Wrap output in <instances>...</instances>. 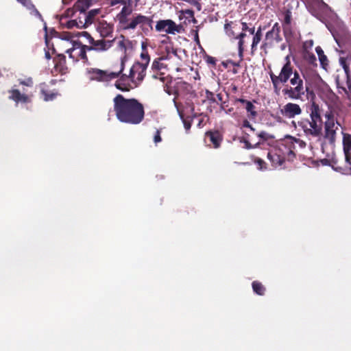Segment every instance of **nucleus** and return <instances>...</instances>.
<instances>
[{"instance_id":"nucleus-40","label":"nucleus","mask_w":351,"mask_h":351,"mask_svg":"<svg viewBox=\"0 0 351 351\" xmlns=\"http://www.w3.org/2000/svg\"><path fill=\"white\" fill-rule=\"evenodd\" d=\"M291 12L289 10H287L285 13L282 25H291Z\"/></svg>"},{"instance_id":"nucleus-3","label":"nucleus","mask_w":351,"mask_h":351,"mask_svg":"<svg viewBox=\"0 0 351 351\" xmlns=\"http://www.w3.org/2000/svg\"><path fill=\"white\" fill-rule=\"evenodd\" d=\"M309 110L311 121L308 119H302L298 123L293 121L291 124L294 128L297 125L300 128L307 136L318 137L322 133L323 126L319 106L313 102Z\"/></svg>"},{"instance_id":"nucleus-16","label":"nucleus","mask_w":351,"mask_h":351,"mask_svg":"<svg viewBox=\"0 0 351 351\" xmlns=\"http://www.w3.org/2000/svg\"><path fill=\"white\" fill-rule=\"evenodd\" d=\"M9 99L14 101L17 105L19 104H28L31 102V98L26 94L21 93L17 89H12L9 91Z\"/></svg>"},{"instance_id":"nucleus-57","label":"nucleus","mask_w":351,"mask_h":351,"mask_svg":"<svg viewBox=\"0 0 351 351\" xmlns=\"http://www.w3.org/2000/svg\"><path fill=\"white\" fill-rule=\"evenodd\" d=\"M164 90L166 93H167L169 95H174V91L175 90L173 89L171 87L167 86V85H165L164 86Z\"/></svg>"},{"instance_id":"nucleus-5","label":"nucleus","mask_w":351,"mask_h":351,"mask_svg":"<svg viewBox=\"0 0 351 351\" xmlns=\"http://www.w3.org/2000/svg\"><path fill=\"white\" fill-rule=\"evenodd\" d=\"M112 43H116L117 47L116 49L121 53L120 57V63L119 66L120 69L119 71H111V80L114 78L118 77L120 74L122 73L124 68H125V62L127 60L126 51L128 48V45H130V41L128 40H125L123 36H121L120 39L116 41L114 39L111 40V45Z\"/></svg>"},{"instance_id":"nucleus-44","label":"nucleus","mask_w":351,"mask_h":351,"mask_svg":"<svg viewBox=\"0 0 351 351\" xmlns=\"http://www.w3.org/2000/svg\"><path fill=\"white\" fill-rule=\"evenodd\" d=\"M77 19H71L66 22L65 26L68 29H71L73 27H77Z\"/></svg>"},{"instance_id":"nucleus-1","label":"nucleus","mask_w":351,"mask_h":351,"mask_svg":"<svg viewBox=\"0 0 351 351\" xmlns=\"http://www.w3.org/2000/svg\"><path fill=\"white\" fill-rule=\"evenodd\" d=\"M269 76L276 92L280 83L285 84L290 79V83L294 87L287 86L282 90V93L291 99L297 100L302 99L305 92H306L307 95H314L313 91L310 90L308 86H304L303 80L300 77L297 71L293 72V66L289 61H287L282 66L278 75L271 73Z\"/></svg>"},{"instance_id":"nucleus-4","label":"nucleus","mask_w":351,"mask_h":351,"mask_svg":"<svg viewBox=\"0 0 351 351\" xmlns=\"http://www.w3.org/2000/svg\"><path fill=\"white\" fill-rule=\"evenodd\" d=\"M344 160L332 158L330 165L336 171L344 175H351V134L343 133Z\"/></svg>"},{"instance_id":"nucleus-43","label":"nucleus","mask_w":351,"mask_h":351,"mask_svg":"<svg viewBox=\"0 0 351 351\" xmlns=\"http://www.w3.org/2000/svg\"><path fill=\"white\" fill-rule=\"evenodd\" d=\"M161 130L162 129H158L156 131V133L154 136V142L157 144L158 143H160L162 141V138H161Z\"/></svg>"},{"instance_id":"nucleus-59","label":"nucleus","mask_w":351,"mask_h":351,"mask_svg":"<svg viewBox=\"0 0 351 351\" xmlns=\"http://www.w3.org/2000/svg\"><path fill=\"white\" fill-rule=\"evenodd\" d=\"M152 77L154 78V79H159L161 82H163L165 80V77L163 76L162 73L154 74L152 75Z\"/></svg>"},{"instance_id":"nucleus-54","label":"nucleus","mask_w":351,"mask_h":351,"mask_svg":"<svg viewBox=\"0 0 351 351\" xmlns=\"http://www.w3.org/2000/svg\"><path fill=\"white\" fill-rule=\"evenodd\" d=\"M129 1H132V0H128ZM128 0H111V7L114 6L117 4L123 5L127 3Z\"/></svg>"},{"instance_id":"nucleus-61","label":"nucleus","mask_w":351,"mask_h":351,"mask_svg":"<svg viewBox=\"0 0 351 351\" xmlns=\"http://www.w3.org/2000/svg\"><path fill=\"white\" fill-rule=\"evenodd\" d=\"M346 89L351 90V77H346Z\"/></svg>"},{"instance_id":"nucleus-60","label":"nucleus","mask_w":351,"mask_h":351,"mask_svg":"<svg viewBox=\"0 0 351 351\" xmlns=\"http://www.w3.org/2000/svg\"><path fill=\"white\" fill-rule=\"evenodd\" d=\"M339 63L343 69L348 67V65L346 64V60L343 58H339Z\"/></svg>"},{"instance_id":"nucleus-7","label":"nucleus","mask_w":351,"mask_h":351,"mask_svg":"<svg viewBox=\"0 0 351 351\" xmlns=\"http://www.w3.org/2000/svg\"><path fill=\"white\" fill-rule=\"evenodd\" d=\"M85 74L88 80L102 83L106 86H108L110 73L108 71L97 68H87Z\"/></svg>"},{"instance_id":"nucleus-33","label":"nucleus","mask_w":351,"mask_h":351,"mask_svg":"<svg viewBox=\"0 0 351 351\" xmlns=\"http://www.w3.org/2000/svg\"><path fill=\"white\" fill-rule=\"evenodd\" d=\"M138 14L134 17L130 23L123 25L125 29H134L138 25Z\"/></svg>"},{"instance_id":"nucleus-18","label":"nucleus","mask_w":351,"mask_h":351,"mask_svg":"<svg viewBox=\"0 0 351 351\" xmlns=\"http://www.w3.org/2000/svg\"><path fill=\"white\" fill-rule=\"evenodd\" d=\"M206 139H208L213 144V148H219L222 142V136L218 131H208L205 134Z\"/></svg>"},{"instance_id":"nucleus-26","label":"nucleus","mask_w":351,"mask_h":351,"mask_svg":"<svg viewBox=\"0 0 351 351\" xmlns=\"http://www.w3.org/2000/svg\"><path fill=\"white\" fill-rule=\"evenodd\" d=\"M110 43L108 40H104L103 39L99 40L90 43L92 45L89 47L92 48V51H101L108 49L107 43Z\"/></svg>"},{"instance_id":"nucleus-15","label":"nucleus","mask_w":351,"mask_h":351,"mask_svg":"<svg viewBox=\"0 0 351 351\" xmlns=\"http://www.w3.org/2000/svg\"><path fill=\"white\" fill-rule=\"evenodd\" d=\"M265 40H269L270 43L275 40L277 43L282 40L280 36V26L278 23H276L265 34Z\"/></svg>"},{"instance_id":"nucleus-55","label":"nucleus","mask_w":351,"mask_h":351,"mask_svg":"<svg viewBox=\"0 0 351 351\" xmlns=\"http://www.w3.org/2000/svg\"><path fill=\"white\" fill-rule=\"evenodd\" d=\"M192 32L194 34V40H195V42L196 43V44L197 45L201 46L200 45L199 38L198 29H195V30H192Z\"/></svg>"},{"instance_id":"nucleus-48","label":"nucleus","mask_w":351,"mask_h":351,"mask_svg":"<svg viewBox=\"0 0 351 351\" xmlns=\"http://www.w3.org/2000/svg\"><path fill=\"white\" fill-rule=\"evenodd\" d=\"M257 136L264 141H267L270 137L269 134L265 131L260 132L257 134Z\"/></svg>"},{"instance_id":"nucleus-38","label":"nucleus","mask_w":351,"mask_h":351,"mask_svg":"<svg viewBox=\"0 0 351 351\" xmlns=\"http://www.w3.org/2000/svg\"><path fill=\"white\" fill-rule=\"evenodd\" d=\"M141 58L143 60V62H141V64H145V66L147 67L150 61V58L147 51H143L141 54Z\"/></svg>"},{"instance_id":"nucleus-19","label":"nucleus","mask_w":351,"mask_h":351,"mask_svg":"<svg viewBox=\"0 0 351 351\" xmlns=\"http://www.w3.org/2000/svg\"><path fill=\"white\" fill-rule=\"evenodd\" d=\"M179 19H184V23H196L197 21L194 16V11L191 9L181 10L179 11Z\"/></svg>"},{"instance_id":"nucleus-45","label":"nucleus","mask_w":351,"mask_h":351,"mask_svg":"<svg viewBox=\"0 0 351 351\" xmlns=\"http://www.w3.org/2000/svg\"><path fill=\"white\" fill-rule=\"evenodd\" d=\"M80 36L85 37L88 40L89 43H93L94 39L92 38V36H90V34L88 32H82L81 33H78L77 36Z\"/></svg>"},{"instance_id":"nucleus-23","label":"nucleus","mask_w":351,"mask_h":351,"mask_svg":"<svg viewBox=\"0 0 351 351\" xmlns=\"http://www.w3.org/2000/svg\"><path fill=\"white\" fill-rule=\"evenodd\" d=\"M263 29L261 26H259L257 29V30L255 32L253 35L252 38V43L251 45V54L253 56L255 53V51L257 49V45L260 43L261 38H262V30Z\"/></svg>"},{"instance_id":"nucleus-41","label":"nucleus","mask_w":351,"mask_h":351,"mask_svg":"<svg viewBox=\"0 0 351 351\" xmlns=\"http://www.w3.org/2000/svg\"><path fill=\"white\" fill-rule=\"evenodd\" d=\"M205 62L208 64H210L212 65L213 67H215L216 66V64H217V60L214 57H212L209 55H205L204 58Z\"/></svg>"},{"instance_id":"nucleus-10","label":"nucleus","mask_w":351,"mask_h":351,"mask_svg":"<svg viewBox=\"0 0 351 351\" xmlns=\"http://www.w3.org/2000/svg\"><path fill=\"white\" fill-rule=\"evenodd\" d=\"M182 28L181 25H177L172 20H160L156 25V30L157 32H164L169 34H175L180 33Z\"/></svg>"},{"instance_id":"nucleus-53","label":"nucleus","mask_w":351,"mask_h":351,"mask_svg":"<svg viewBox=\"0 0 351 351\" xmlns=\"http://www.w3.org/2000/svg\"><path fill=\"white\" fill-rule=\"evenodd\" d=\"M72 36L70 34V33H68V32H65L60 37V38L62 40H66V41H71L72 40Z\"/></svg>"},{"instance_id":"nucleus-13","label":"nucleus","mask_w":351,"mask_h":351,"mask_svg":"<svg viewBox=\"0 0 351 351\" xmlns=\"http://www.w3.org/2000/svg\"><path fill=\"white\" fill-rule=\"evenodd\" d=\"M300 105L294 103H287L280 110V114L287 119H293L302 113Z\"/></svg>"},{"instance_id":"nucleus-49","label":"nucleus","mask_w":351,"mask_h":351,"mask_svg":"<svg viewBox=\"0 0 351 351\" xmlns=\"http://www.w3.org/2000/svg\"><path fill=\"white\" fill-rule=\"evenodd\" d=\"M320 64L323 69H326V66H328V59L325 55H322V56L319 58Z\"/></svg>"},{"instance_id":"nucleus-11","label":"nucleus","mask_w":351,"mask_h":351,"mask_svg":"<svg viewBox=\"0 0 351 351\" xmlns=\"http://www.w3.org/2000/svg\"><path fill=\"white\" fill-rule=\"evenodd\" d=\"M327 120L325 122V138L328 139L330 143H333L335 141L336 131L340 124L337 121L335 122L333 116L327 114Z\"/></svg>"},{"instance_id":"nucleus-52","label":"nucleus","mask_w":351,"mask_h":351,"mask_svg":"<svg viewBox=\"0 0 351 351\" xmlns=\"http://www.w3.org/2000/svg\"><path fill=\"white\" fill-rule=\"evenodd\" d=\"M20 84L22 85H25L27 86H33V80L32 77H28L25 80H21Z\"/></svg>"},{"instance_id":"nucleus-14","label":"nucleus","mask_w":351,"mask_h":351,"mask_svg":"<svg viewBox=\"0 0 351 351\" xmlns=\"http://www.w3.org/2000/svg\"><path fill=\"white\" fill-rule=\"evenodd\" d=\"M114 87L123 92L130 91L131 89L136 88L131 82V78L129 75L123 74L114 83Z\"/></svg>"},{"instance_id":"nucleus-27","label":"nucleus","mask_w":351,"mask_h":351,"mask_svg":"<svg viewBox=\"0 0 351 351\" xmlns=\"http://www.w3.org/2000/svg\"><path fill=\"white\" fill-rule=\"evenodd\" d=\"M246 36V34L245 32H241L236 38L239 40L238 43V55L240 58V61H243V45H244V38Z\"/></svg>"},{"instance_id":"nucleus-6","label":"nucleus","mask_w":351,"mask_h":351,"mask_svg":"<svg viewBox=\"0 0 351 351\" xmlns=\"http://www.w3.org/2000/svg\"><path fill=\"white\" fill-rule=\"evenodd\" d=\"M147 67L145 64H141L140 62L134 63L130 70L129 77L131 78V82L136 87H138L143 82L145 75Z\"/></svg>"},{"instance_id":"nucleus-17","label":"nucleus","mask_w":351,"mask_h":351,"mask_svg":"<svg viewBox=\"0 0 351 351\" xmlns=\"http://www.w3.org/2000/svg\"><path fill=\"white\" fill-rule=\"evenodd\" d=\"M122 5L123 8L120 12L117 14L116 19L123 25L128 23V16L132 12V1L128 0L127 3Z\"/></svg>"},{"instance_id":"nucleus-12","label":"nucleus","mask_w":351,"mask_h":351,"mask_svg":"<svg viewBox=\"0 0 351 351\" xmlns=\"http://www.w3.org/2000/svg\"><path fill=\"white\" fill-rule=\"evenodd\" d=\"M298 144L301 148L306 147V143L300 138H297L290 135L285 136L284 142L282 143V147L287 149V156L295 157L294 150L295 149V145Z\"/></svg>"},{"instance_id":"nucleus-56","label":"nucleus","mask_w":351,"mask_h":351,"mask_svg":"<svg viewBox=\"0 0 351 351\" xmlns=\"http://www.w3.org/2000/svg\"><path fill=\"white\" fill-rule=\"evenodd\" d=\"M243 127L249 128L252 132L255 131V129L252 127V125L250 124V123L246 119L243 121Z\"/></svg>"},{"instance_id":"nucleus-58","label":"nucleus","mask_w":351,"mask_h":351,"mask_svg":"<svg viewBox=\"0 0 351 351\" xmlns=\"http://www.w3.org/2000/svg\"><path fill=\"white\" fill-rule=\"evenodd\" d=\"M321 3H322V8L323 9V10H324L325 12H328V11L332 12L331 8L329 7V5L327 3H326L325 2H324L323 0H321Z\"/></svg>"},{"instance_id":"nucleus-20","label":"nucleus","mask_w":351,"mask_h":351,"mask_svg":"<svg viewBox=\"0 0 351 351\" xmlns=\"http://www.w3.org/2000/svg\"><path fill=\"white\" fill-rule=\"evenodd\" d=\"M53 62L55 63V68L59 70L61 73H65L66 72V57L64 54H57L53 58Z\"/></svg>"},{"instance_id":"nucleus-42","label":"nucleus","mask_w":351,"mask_h":351,"mask_svg":"<svg viewBox=\"0 0 351 351\" xmlns=\"http://www.w3.org/2000/svg\"><path fill=\"white\" fill-rule=\"evenodd\" d=\"M205 93H206V97L209 101H210L211 103L217 102L216 98L213 92H211L208 90H206Z\"/></svg>"},{"instance_id":"nucleus-46","label":"nucleus","mask_w":351,"mask_h":351,"mask_svg":"<svg viewBox=\"0 0 351 351\" xmlns=\"http://www.w3.org/2000/svg\"><path fill=\"white\" fill-rule=\"evenodd\" d=\"M255 163L258 166V169H261V170H263V169H266L267 167H266V163L265 162L261 159V158H257L256 160H255Z\"/></svg>"},{"instance_id":"nucleus-35","label":"nucleus","mask_w":351,"mask_h":351,"mask_svg":"<svg viewBox=\"0 0 351 351\" xmlns=\"http://www.w3.org/2000/svg\"><path fill=\"white\" fill-rule=\"evenodd\" d=\"M241 24L243 32H248L250 34H254L255 27L252 25V23H247L241 21Z\"/></svg>"},{"instance_id":"nucleus-39","label":"nucleus","mask_w":351,"mask_h":351,"mask_svg":"<svg viewBox=\"0 0 351 351\" xmlns=\"http://www.w3.org/2000/svg\"><path fill=\"white\" fill-rule=\"evenodd\" d=\"M163 64L160 62V58L155 59L152 64V69L160 71L162 68Z\"/></svg>"},{"instance_id":"nucleus-64","label":"nucleus","mask_w":351,"mask_h":351,"mask_svg":"<svg viewBox=\"0 0 351 351\" xmlns=\"http://www.w3.org/2000/svg\"><path fill=\"white\" fill-rule=\"evenodd\" d=\"M345 93L347 95V98L350 101V105H351V89L347 90L344 88Z\"/></svg>"},{"instance_id":"nucleus-21","label":"nucleus","mask_w":351,"mask_h":351,"mask_svg":"<svg viewBox=\"0 0 351 351\" xmlns=\"http://www.w3.org/2000/svg\"><path fill=\"white\" fill-rule=\"evenodd\" d=\"M77 15L75 19H77V28H86L90 23L89 22V17L87 16V12H77Z\"/></svg>"},{"instance_id":"nucleus-29","label":"nucleus","mask_w":351,"mask_h":351,"mask_svg":"<svg viewBox=\"0 0 351 351\" xmlns=\"http://www.w3.org/2000/svg\"><path fill=\"white\" fill-rule=\"evenodd\" d=\"M92 51V48L89 47V46L84 45V47H82V48L80 49V50H79V51H78L79 57L82 60H84V62L86 63V64H89V62L88 61V58H87L86 52L87 51Z\"/></svg>"},{"instance_id":"nucleus-63","label":"nucleus","mask_w":351,"mask_h":351,"mask_svg":"<svg viewBox=\"0 0 351 351\" xmlns=\"http://www.w3.org/2000/svg\"><path fill=\"white\" fill-rule=\"evenodd\" d=\"M241 62V61H240V60L239 62H234L233 60H228V63L231 64L233 66H236V67L240 66V62Z\"/></svg>"},{"instance_id":"nucleus-34","label":"nucleus","mask_w":351,"mask_h":351,"mask_svg":"<svg viewBox=\"0 0 351 351\" xmlns=\"http://www.w3.org/2000/svg\"><path fill=\"white\" fill-rule=\"evenodd\" d=\"M304 58L309 64L317 66V58L313 53L307 52L304 54Z\"/></svg>"},{"instance_id":"nucleus-30","label":"nucleus","mask_w":351,"mask_h":351,"mask_svg":"<svg viewBox=\"0 0 351 351\" xmlns=\"http://www.w3.org/2000/svg\"><path fill=\"white\" fill-rule=\"evenodd\" d=\"M252 289L254 292L259 295H263L265 293V288L259 282L254 281L252 282Z\"/></svg>"},{"instance_id":"nucleus-2","label":"nucleus","mask_w":351,"mask_h":351,"mask_svg":"<svg viewBox=\"0 0 351 351\" xmlns=\"http://www.w3.org/2000/svg\"><path fill=\"white\" fill-rule=\"evenodd\" d=\"M113 102L114 110L119 121L136 125L143 120L144 107L136 99H125L118 94L113 99Z\"/></svg>"},{"instance_id":"nucleus-51","label":"nucleus","mask_w":351,"mask_h":351,"mask_svg":"<svg viewBox=\"0 0 351 351\" xmlns=\"http://www.w3.org/2000/svg\"><path fill=\"white\" fill-rule=\"evenodd\" d=\"M99 12V10L97 9H93V10H90L88 13H87V16H90L89 17V22L90 23V24L93 23V17Z\"/></svg>"},{"instance_id":"nucleus-36","label":"nucleus","mask_w":351,"mask_h":351,"mask_svg":"<svg viewBox=\"0 0 351 351\" xmlns=\"http://www.w3.org/2000/svg\"><path fill=\"white\" fill-rule=\"evenodd\" d=\"M41 93L44 96V100L45 101L53 100L56 97V95H57L56 93H47V92L45 90H42Z\"/></svg>"},{"instance_id":"nucleus-9","label":"nucleus","mask_w":351,"mask_h":351,"mask_svg":"<svg viewBox=\"0 0 351 351\" xmlns=\"http://www.w3.org/2000/svg\"><path fill=\"white\" fill-rule=\"evenodd\" d=\"M287 156V149L282 147V143L278 147L269 151L267 154V158L274 167L281 166L286 160Z\"/></svg>"},{"instance_id":"nucleus-8","label":"nucleus","mask_w":351,"mask_h":351,"mask_svg":"<svg viewBox=\"0 0 351 351\" xmlns=\"http://www.w3.org/2000/svg\"><path fill=\"white\" fill-rule=\"evenodd\" d=\"M174 95L176 99L177 97H180L186 100H190L196 97L195 91L193 90L192 85L186 82H178L176 83Z\"/></svg>"},{"instance_id":"nucleus-50","label":"nucleus","mask_w":351,"mask_h":351,"mask_svg":"<svg viewBox=\"0 0 351 351\" xmlns=\"http://www.w3.org/2000/svg\"><path fill=\"white\" fill-rule=\"evenodd\" d=\"M72 48L74 51L80 50V49L84 47V45H82L80 41H72Z\"/></svg>"},{"instance_id":"nucleus-24","label":"nucleus","mask_w":351,"mask_h":351,"mask_svg":"<svg viewBox=\"0 0 351 351\" xmlns=\"http://www.w3.org/2000/svg\"><path fill=\"white\" fill-rule=\"evenodd\" d=\"M138 25L141 26L143 31L152 29L153 21L151 18L138 14Z\"/></svg>"},{"instance_id":"nucleus-47","label":"nucleus","mask_w":351,"mask_h":351,"mask_svg":"<svg viewBox=\"0 0 351 351\" xmlns=\"http://www.w3.org/2000/svg\"><path fill=\"white\" fill-rule=\"evenodd\" d=\"M241 142H243L245 143V147L247 149H253V148H255L260 143H257L256 144H255L254 145H252L248 140L247 139H243V141H241Z\"/></svg>"},{"instance_id":"nucleus-25","label":"nucleus","mask_w":351,"mask_h":351,"mask_svg":"<svg viewBox=\"0 0 351 351\" xmlns=\"http://www.w3.org/2000/svg\"><path fill=\"white\" fill-rule=\"evenodd\" d=\"M89 0H77L74 5L75 15L77 12H86L87 9L90 7Z\"/></svg>"},{"instance_id":"nucleus-28","label":"nucleus","mask_w":351,"mask_h":351,"mask_svg":"<svg viewBox=\"0 0 351 351\" xmlns=\"http://www.w3.org/2000/svg\"><path fill=\"white\" fill-rule=\"evenodd\" d=\"M283 34L287 42H290L292 37L293 36V30L291 25H282Z\"/></svg>"},{"instance_id":"nucleus-31","label":"nucleus","mask_w":351,"mask_h":351,"mask_svg":"<svg viewBox=\"0 0 351 351\" xmlns=\"http://www.w3.org/2000/svg\"><path fill=\"white\" fill-rule=\"evenodd\" d=\"M98 30L102 37H107L110 36V25L108 23H100Z\"/></svg>"},{"instance_id":"nucleus-62","label":"nucleus","mask_w":351,"mask_h":351,"mask_svg":"<svg viewBox=\"0 0 351 351\" xmlns=\"http://www.w3.org/2000/svg\"><path fill=\"white\" fill-rule=\"evenodd\" d=\"M316 53H317L319 58L324 55L323 50L320 47H317L315 49Z\"/></svg>"},{"instance_id":"nucleus-32","label":"nucleus","mask_w":351,"mask_h":351,"mask_svg":"<svg viewBox=\"0 0 351 351\" xmlns=\"http://www.w3.org/2000/svg\"><path fill=\"white\" fill-rule=\"evenodd\" d=\"M255 106L252 101H249L245 105L246 111L250 114V117L254 119L257 116V112L255 110Z\"/></svg>"},{"instance_id":"nucleus-22","label":"nucleus","mask_w":351,"mask_h":351,"mask_svg":"<svg viewBox=\"0 0 351 351\" xmlns=\"http://www.w3.org/2000/svg\"><path fill=\"white\" fill-rule=\"evenodd\" d=\"M173 104H174L176 108L177 109V111H178V115H179L180 119L182 121L184 127L186 132H188L190 130L191 127L193 117H189L187 118H185L183 112L180 110L179 104L176 101V98H173Z\"/></svg>"},{"instance_id":"nucleus-37","label":"nucleus","mask_w":351,"mask_h":351,"mask_svg":"<svg viewBox=\"0 0 351 351\" xmlns=\"http://www.w3.org/2000/svg\"><path fill=\"white\" fill-rule=\"evenodd\" d=\"M232 22H228L226 21V23L224 25V30L226 32V34L228 36H233L234 35V33L233 30L232 29Z\"/></svg>"}]
</instances>
